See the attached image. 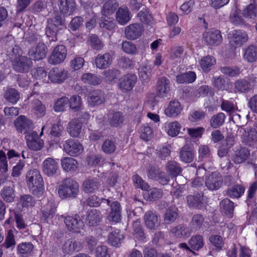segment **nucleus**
<instances>
[{
  "mask_svg": "<svg viewBox=\"0 0 257 257\" xmlns=\"http://www.w3.org/2000/svg\"><path fill=\"white\" fill-rule=\"evenodd\" d=\"M168 134L172 137L178 135L181 125L177 121L170 122L168 124Z\"/></svg>",
  "mask_w": 257,
  "mask_h": 257,
  "instance_id": "69168bd1",
  "label": "nucleus"
},
{
  "mask_svg": "<svg viewBox=\"0 0 257 257\" xmlns=\"http://www.w3.org/2000/svg\"><path fill=\"white\" fill-rule=\"evenodd\" d=\"M133 233L136 238L141 241H143L145 239V234L140 221L137 220L133 222Z\"/></svg>",
  "mask_w": 257,
  "mask_h": 257,
  "instance_id": "864d4df0",
  "label": "nucleus"
},
{
  "mask_svg": "<svg viewBox=\"0 0 257 257\" xmlns=\"http://www.w3.org/2000/svg\"><path fill=\"white\" fill-rule=\"evenodd\" d=\"M16 232V230L12 229H10L8 231L5 241L2 245L3 247H5L6 248H13L15 247L16 245L15 233Z\"/></svg>",
  "mask_w": 257,
  "mask_h": 257,
  "instance_id": "4d7b16f0",
  "label": "nucleus"
},
{
  "mask_svg": "<svg viewBox=\"0 0 257 257\" xmlns=\"http://www.w3.org/2000/svg\"><path fill=\"white\" fill-rule=\"evenodd\" d=\"M244 192V187L240 185H235L229 188L226 191V194L231 198H239Z\"/></svg>",
  "mask_w": 257,
  "mask_h": 257,
  "instance_id": "de8ad7c7",
  "label": "nucleus"
},
{
  "mask_svg": "<svg viewBox=\"0 0 257 257\" xmlns=\"http://www.w3.org/2000/svg\"><path fill=\"white\" fill-rule=\"evenodd\" d=\"M20 202L23 207H32L35 204V200L29 194H25L21 196Z\"/></svg>",
  "mask_w": 257,
  "mask_h": 257,
  "instance_id": "338daca9",
  "label": "nucleus"
},
{
  "mask_svg": "<svg viewBox=\"0 0 257 257\" xmlns=\"http://www.w3.org/2000/svg\"><path fill=\"white\" fill-rule=\"evenodd\" d=\"M32 64L31 58L25 56H22L12 63L13 68L15 71L19 73L28 72L32 66Z\"/></svg>",
  "mask_w": 257,
  "mask_h": 257,
  "instance_id": "1a4fd4ad",
  "label": "nucleus"
},
{
  "mask_svg": "<svg viewBox=\"0 0 257 257\" xmlns=\"http://www.w3.org/2000/svg\"><path fill=\"white\" fill-rule=\"evenodd\" d=\"M180 102L176 100L170 101L165 109L166 114L170 117H175L179 115L182 111Z\"/></svg>",
  "mask_w": 257,
  "mask_h": 257,
  "instance_id": "c756f323",
  "label": "nucleus"
},
{
  "mask_svg": "<svg viewBox=\"0 0 257 257\" xmlns=\"http://www.w3.org/2000/svg\"><path fill=\"white\" fill-rule=\"evenodd\" d=\"M67 50L63 45L56 46L49 57L48 62L50 64L56 65L62 62L66 58Z\"/></svg>",
  "mask_w": 257,
  "mask_h": 257,
  "instance_id": "423d86ee",
  "label": "nucleus"
},
{
  "mask_svg": "<svg viewBox=\"0 0 257 257\" xmlns=\"http://www.w3.org/2000/svg\"><path fill=\"white\" fill-rule=\"evenodd\" d=\"M143 31L142 27L138 24H132L124 29L125 37L129 40H135L141 36Z\"/></svg>",
  "mask_w": 257,
  "mask_h": 257,
  "instance_id": "4be33fe9",
  "label": "nucleus"
},
{
  "mask_svg": "<svg viewBox=\"0 0 257 257\" xmlns=\"http://www.w3.org/2000/svg\"><path fill=\"white\" fill-rule=\"evenodd\" d=\"M236 91L241 93H246L251 89V83L245 78L237 80L234 83Z\"/></svg>",
  "mask_w": 257,
  "mask_h": 257,
  "instance_id": "f704fd0d",
  "label": "nucleus"
},
{
  "mask_svg": "<svg viewBox=\"0 0 257 257\" xmlns=\"http://www.w3.org/2000/svg\"><path fill=\"white\" fill-rule=\"evenodd\" d=\"M82 124L78 119H74L70 122L68 128L70 135L73 137H78L81 132Z\"/></svg>",
  "mask_w": 257,
  "mask_h": 257,
  "instance_id": "ea45409f",
  "label": "nucleus"
},
{
  "mask_svg": "<svg viewBox=\"0 0 257 257\" xmlns=\"http://www.w3.org/2000/svg\"><path fill=\"white\" fill-rule=\"evenodd\" d=\"M82 80L85 83L92 85H98L101 82L99 77L89 73L84 74L82 76Z\"/></svg>",
  "mask_w": 257,
  "mask_h": 257,
  "instance_id": "052dcab7",
  "label": "nucleus"
},
{
  "mask_svg": "<svg viewBox=\"0 0 257 257\" xmlns=\"http://www.w3.org/2000/svg\"><path fill=\"white\" fill-rule=\"evenodd\" d=\"M243 58L248 62H253L257 60V47L250 45L244 50Z\"/></svg>",
  "mask_w": 257,
  "mask_h": 257,
  "instance_id": "58836bf2",
  "label": "nucleus"
},
{
  "mask_svg": "<svg viewBox=\"0 0 257 257\" xmlns=\"http://www.w3.org/2000/svg\"><path fill=\"white\" fill-rule=\"evenodd\" d=\"M58 6L60 13L64 17L70 16L76 10V3L74 0H58Z\"/></svg>",
  "mask_w": 257,
  "mask_h": 257,
  "instance_id": "a211bd4d",
  "label": "nucleus"
},
{
  "mask_svg": "<svg viewBox=\"0 0 257 257\" xmlns=\"http://www.w3.org/2000/svg\"><path fill=\"white\" fill-rule=\"evenodd\" d=\"M101 186V181L98 178H89L82 184L83 191L86 193H92L97 191Z\"/></svg>",
  "mask_w": 257,
  "mask_h": 257,
  "instance_id": "aec40b11",
  "label": "nucleus"
},
{
  "mask_svg": "<svg viewBox=\"0 0 257 257\" xmlns=\"http://www.w3.org/2000/svg\"><path fill=\"white\" fill-rule=\"evenodd\" d=\"M63 150L68 155L76 156L81 154L83 147L77 141L69 139L66 141L63 144Z\"/></svg>",
  "mask_w": 257,
  "mask_h": 257,
  "instance_id": "ddd939ff",
  "label": "nucleus"
},
{
  "mask_svg": "<svg viewBox=\"0 0 257 257\" xmlns=\"http://www.w3.org/2000/svg\"><path fill=\"white\" fill-rule=\"evenodd\" d=\"M110 202L111 200L110 199H106L103 198H99L96 195H91L86 200V204L90 207H97L99 206L101 203L109 205Z\"/></svg>",
  "mask_w": 257,
  "mask_h": 257,
  "instance_id": "37998d69",
  "label": "nucleus"
},
{
  "mask_svg": "<svg viewBox=\"0 0 257 257\" xmlns=\"http://www.w3.org/2000/svg\"><path fill=\"white\" fill-rule=\"evenodd\" d=\"M28 188L33 195L37 197L42 196L45 192L44 183L40 171L36 169L29 170L26 176Z\"/></svg>",
  "mask_w": 257,
  "mask_h": 257,
  "instance_id": "f257e3e1",
  "label": "nucleus"
},
{
  "mask_svg": "<svg viewBox=\"0 0 257 257\" xmlns=\"http://www.w3.org/2000/svg\"><path fill=\"white\" fill-rule=\"evenodd\" d=\"M118 6V4L116 0H108L103 7L102 13L104 15H111L115 12Z\"/></svg>",
  "mask_w": 257,
  "mask_h": 257,
  "instance_id": "a18cd8bd",
  "label": "nucleus"
},
{
  "mask_svg": "<svg viewBox=\"0 0 257 257\" xmlns=\"http://www.w3.org/2000/svg\"><path fill=\"white\" fill-rule=\"evenodd\" d=\"M63 24L64 21L58 13L56 14L53 18L48 20L45 35L49 38L50 42L57 40V34L59 30L61 29L60 27L63 26Z\"/></svg>",
  "mask_w": 257,
  "mask_h": 257,
  "instance_id": "7ed1b4c3",
  "label": "nucleus"
},
{
  "mask_svg": "<svg viewBox=\"0 0 257 257\" xmlns=\"http://www.w3.org/2000/svg\"><path fill=\"white\" fill-rule=\"evenodd\" d=\"M250 1L251 3L243 11L242 14L245 18L254 19L257 17V2Z\"/></svg>",
  "mask_w": 257,
  "mask_h": 257,
  "instance_id": "e433bc0d",
  "label": "nucleus"
},
{
  "mask_svg": "<svg viewBox=\"0 0 257 257\" xmlns=\"http://www.w3.org/2000/svg\"><path fill=\"white\" fill-rule=\"evenodd\" d=\"M64 222L69 231L80 233L83 229L84 224L83 221L78 215L68 216L64 219Z\"/></svg>",
  "mask_w": 257,
  "mask_h": 257,
  "instance_id": "39448f33",
  "label": "nucleus"
},
{
  "mask_svg": "<svg viewBox=\"0 0 257 257\" xmlns=\"http://www.w3.org/2000/svg\"><path fill=\"white\" fill-rule=\"evenodd\" d=\"M83 245L80 241L76 240L74 238H69L66 240L62 246L63 253L71 254L75 251H79L82 249Z\"/></svg>",
  "mask_w": 257,
  "mask_h": 257,
  "instance_id": "412c9836",
  "label": "nucleus"
},
{
  "mask_svg": "<svg viewBox=\"0 0 257 257\" xmlns=\"http://www.w3.org/2000/svg\"><path fill=\"white\" fill-rule=\"evenodd\" d=\"M68 77V72L64 69L55 67L52 69L48 73V78L52 83L61 84Z\"/></svg>",
  "mask_w": 257,
  "mask_h": 257,
  "instance_id": "9d476101",
  "label": "nucleus"
},
{
  "mask_svg": "<svg viewBox=\"0 0 257 257\" xmlns=\"http://www.w3.org/2000/svg\"><path fill=\"white\" fill-rule=\"evenodd\" d=\"M2 198L7 202H12L15 200V193L12 187H4L1 191Z\"/></svg>",
  "mask_w": 257,
  "mask_h": 257,
  "instance_id": "c03bdc74",
  "label": "nucleus"
},
{
  "mask_svg": "<svg viewBox=\"0 0 257 257\" xmlns=\"http://www.w3.org/2000/svg\"><path fill=\"white\" fill-rule=\"evenodd\" d=\"M190 247L195 250H198L204 245L202 236L200 235H193L189 241Z\"/></svg>",
  "mask_w": 257,
  "mask_h": 257,
  "instance_id": "6e6d98bb",
  "label": "nucleus"
},
{
  "mask_svg": "<svg viewBox=\"0 0 257 257\" xmlns=\"http://www.w3.org/2000/svg\"><path fill=\"white\" fill-rule=\"evenodd\" d=\"M241 140L244 145L254 147L257 143V130L255 127L241 128L240 130Z\"/></svg>",
  "mask_w": 257,
  "mask_h": 257,
  "instance_id": "20e7f679",
  "label": "nucleus"
},
{
  "mask_svg": "<svg viewBox=\"0 0 257 257\" xmlns=\"http://www.w3.org/2000/svg\"><path fill=\"white\" fill-rule=\"evenodd\" d=\"M61 164L63 169L67 172H75L78 168L77 161L71 157L64 158Z\"/></svg>",
  "mask_w": 257,
  "mask_h": 257,
  "instance_id": "72a5a7b5",
  "label": "nucleus"
},
{
  "mask_svg": "<svg viewBox=\"0 0 257 257\" xmlns=\"http://www.w3.org/2000/svg\"><path fill=\"white\" fill-rule=\"evenodd\" d=\"M79 192V185L71 178L65 179L59 186L58 194L63 198H75Z\"/></svg>",
  "mask_w": 257,
  "mask_h": 257,
  "instance_id": "f03ea898",
  "label": "nucleus"
},
{
  "mask_svg": "<svg viewBox=\"0 0 257 257\" xmlns=\"http://www.w3.org/2000/svg\"><path fill=\"white\" fill-rule=\"evenodd\" d=\"M167 171L173 177H176L181 172V168L177 162L171 161L166 164Z\"/></svg>",
  "mask_w": 257,
  "mask_h": 257,
  "instance_id": "bf43d9fd",
  "label": "nucleus"
},
{
  "mask_svg": "<svg viewBox=\"0 0 257 257\" xmlns=\"http://www.w3.org/2000/svg\"><path fill=\"white\" fill-rule=\"evenodd\" d=\"M56 213V209L54 207L47 208L42 210V219L47 223L52 222V219Z\"/></svg>",
  "mask_w": 257,
  "mask_h": 257,
  "instance_id": "e2e57ef3",
  "label": "nucleus"
},
{
  "mask_svg": "<svg viewBox=\"0 0 257 257\" xmlns=\"http://www.w3.org/2000/svg\"><path fill=\"white\" fill-rule=\"evenodd\" d=\"M131 19V13L126 7H120L116 13V20L120 25H124Z\"/></svg>",
  "mask_w": 257,
  "mask_h": 257,
  "instance_id": "cd10ccee",
  "label": "nucleus"
},
{
  "mask_svg": "<svg viewBox=\"0 0 257 257\" xmlns=\"http://www.w3.org/2000/svg\"><path fill=\"white\" fill-rule=\"evenodd\" d=\"M110 211L107 217L111 223H116L120 221L121 218V207L117 201H112L109 203Z\"/></svg>",
  "mask_w": 257,
  "mask_h": 257,
  "instance_id": "9b49d317",
  "label": "nucleus"
},
{
  "mask_svg": "<svg viewBox=\"0 0 257 257\" xmlns=\"http://www.w3.org/2000/svg\"><path fill=\"white\" fill-rule=\"evenodd\" d=\"M171 232L176 237H188L191 233V230L183 224H179L173 227L171 229Z\"/></svg>",
  "mask_w": 257,
  "mask_h": 257,
  "instance_id": "c85d7f7f",
  "label": "nucleus"
},
{
  "mask_svg": "<svg viewBox=\"0 0 257 257\" xmlns=\"http://www.w3.org/2000/svg\"><path fill=\"white\" fill-rule=\"evenodd\" d=\"M188 206L190 208L200 209L203 205V196L202 194L197 193L186 196Z\"/></svg>",
  "mask_w": 257,
  "mask_h": 257,
  "instance_id": "393cba45",
  "label": "nucleus"
},
{
  "mask_svg": "<svg viewBox=\"0 0 257 257\" xmlns=\"http://www.w3.org/2000/svg\"><path fill=\"white\" fill-rule=\"evenodd\" d=\"M194 154L192 148L188 145H184L180 150V158L182 162L189 163L193 161Z\"/></svg>",
  "mask_w": 257,
  "mask_h": 257,
  "instance_id": "473e14b6",
  "label": "nucleus"
},
{
  "mask_svg": "<svg viewBox=\"0 0 257 257\" xmlns=\"http://www.w3.org/2000/svg\"><path fill=\"white\" fill-rule=\"evenodd\" d=\"M103 215L100 211L92 209L88 212L86 220L89 226H95L101 220Z\"/></svg>",
  "mask_w": 257,
  "mask_h": 257,
  "instance_id": "2f4dec72",
  "label": "nucleus"
},
{
  "mask_svg": "<svg viewBox=\"0 0 257 257\" xmlns=\"http://www.w3.org/2000/svg\"><path fill=\"white\" fill-rule=\"evenodd\" d=\"M170 81L165 77H162L158 81L157 94L161 97H166L170 90Z\"/></svg>",
  "mask_w": 257,
  "mask_h": 257,
  "instance_id": "bb28decb",
  "label": "nucleus"
},
{
  "mask_svg": "<svg viewBox=\"0 0 257 257\" xmlns=\"http://www.w3.org/2000/svg\"><path fill=\"white\" fill-rule=\"evenodd\" d=\"M69 101V99L66 96L59 98L55 103L54 106V110L56 112L63 111L67 107Z\"/></svg>",
  "mask_w": 257,
  "mask_h": 257,
  "instance_id": "680f3d73",
  "label": "nucleus"
},
{
  "mask_svg": "<svg viewBox=\"0 0 257 257\" xmlns=\"http://www.w3.org/2000/svg\"><path fill=\"white\" fill-rule=\"evenodd\" d=\"M220 208L222 213L229 218L233 216L234 205V203L228 199L225 198L220 202Z\"/></svg>",
  "mask_w": 257,
  "mask_h": 257,
  "instance_id": "7c9ffc66",
  "label": "nucleus"
},
{
  "mask_svg": "<svg viewBox=\"0 0 257 257\" xmlns=\"http://www.w3.org/2000/svg\"><path fill=\"white\" fill-rule=\"evenodd\" d=\"M34 249V245L31 242H23L17 245V250L19 254L23 256L30 254Z\"/></svg>",
  "mask_w": 257,
  "mask_h": 257,
  "instance_id": "a19ab883",
  "label": "nucleus"
},
{
  "mask_svg": "<svg viewBox=\"0 0 257 257\" xmlns=\"http://www.w3.org/2000/svg\"><path fill=\"white\" fill-rule=\"evenodd\" d=\"M137 81V76L134 74H127L123 76L119 82L120 88L125 91H131Z\"/></svg>",
  "mask_w": 257,
  "mask_h": 257,
  "instance_id": "6ab92c4d",
  "label": "nucleus"
},
{
  "mask_svg": "<svg viewBox=\"0 0 257 257\" xmlns=\"http://www.w3.org/2000/svg\"><path fill=\"white\" fill-rule=\"evenodd\" d=\"M103 152L107 154L113 153L116 149V145L115 141L110 139H106L103 143L101 147Z\"/></svg>",
  "mask_w": 257,
  "mask_h": 257,
  "instance_id": "13d9d810",
  "label": "nucleus"
},
{
  "mask_svg": "<svg viewBox=\"0 0 257 257\" xmlns=\"http://www.w3.org/2000/svg\"><path fill=\"white\" fill-rule=\"evenodd\" d=\"M145 223L147 228L155 230L160 225L159 215L155 212L147 211L144 217Z\"/></svg>",
  "mask_w": 257,
  "mask_h": 257,
  "instance_id": "dca6fc26",
  "label": "nucleus"
},
{
  "mask_svg": "<svg viewBox=\"0 0 257 257\" xmlns=\"http://www.w3.org/2000/svg\"><path fill=\"white\" fill-rule=\"evenodd\" d=\"M178 216V209L175 206L168 208L165 214L164 220L167 224H170L175 221Z\"/></svg>",
  "mask_w": 257,
  "mask_h": 257,
  "instance_id": "3c124183",
  "label": "nucleus"
},
{
  "mask_svg": "<svg viewBox=\"0 0 257 257\" xmlns=\"http://www.w3.org/2000/svg\"><path fill=\"white\" fill-rule=\"evenodd\" d=\"M15 124L17 130L21 133L27 135L28 132H32L29 131L32 126V122L25 116H19L15 121Z\"/></svg>",
  "mask_w": 257,
  "mask_h": 257,
  "instance_id": "5701e85b",
  "label": "nucleus"
},
{
  "mask_svg": "<svg viewBox=\"0 0 257 257\" xmlns=\"http://www.w3.org/2000/svg\"><path fill=\"white\" fill-rule=\"evenodd\" d=\"M225 115L223 113L219 112L213 115L210 120V126L217 128L222 126L224 123Z\"/></svg>",
  "mask_w": 257,
  "mask_h": 257,
  "instance_id": "49530a36",
  "label": "nucleus"
},
{
  "mask_svg": "<svg viewBox=\"0 0 257 257\" xmlns=\"http://www.w3.org/2000/svg\"><path fill=\"white\" fill-rule=\"evenodd\" d=\"M5 98L10 103L15 104L20 98V93L14 88H9L5 92Z\"/></svg>",
  "mask_w": 257,
  "mask_h": 257,
  "instance_id": "603ef678",
  "label": "nucleus"
},
{
  "mask_svg": "<svg viewBox=\"0 0 257 257\" xmlns=\"http://www.w3.org/2000/svg\"><path fill=\"white\" fill-rule=\"evenodd\" d=\"M47 52V48L42 42H39L37 46L32 47L28 52V55L31 59L35 61L44 58Z\"/></svg>",
  "mask_w": 257,
  "mask_h": 257,
  "instance_id": "f3484780",
  "label": "nucleus"
},
{
  "mask_svg": "<svg viewBox=\"0 0 257 257\" xmlns=\"http://www.w3.org/2000/svg\"><path fill=\"white\" fill-rule=\"evenodd\" d=\"M59 166L57 161L52 158L46 159L43 162L42 169L43 173L48 177L55 175L58 170Z\"/></svg>",
  "mask_w": 257,
  "mask_h": 257,
  "instance_id": "4468645a",
  "label": "nucleus"
},
{
  "mask_svg": "<svg viewBox=\"0 0 257 257\" xmlns=\"http://www.w3.org/2000/svg\"><path fill=\"white\" fill-rule=\"evenodd\" d=\"M249 155V150L245 148H242L234 152L232 160L235 164H240L247 159Z\"/></svg>",
  "mask_w": 257,
  "mask_h": 257,
  "instance_id": "c9c22d12",
  "label": "nucleus"
},
{
  "mask_svg": "<svg viewBox=\"0 0 257 257\" xmlns=\"http://www.w3.org/2000/svg\"><path fill=\"white\" fill-rule=\"evenodd\" d=\"M28 148L33 151L40 150L44 146V142L36 132H28L25 136Z\"/></svg>",
  "mask_w": 257,
  "mask_h": 257,
  "instance_id": "0eeeda50",
  "label": "nucleus"
},
{
  "mask_svg": "<svg viewBox=\"0 0 257 257\" xmlns=\"http://www.w3.org/2000/svg\"><path fill=\"white\" fill-rule=\"evenodd\" d=\"M123 121V116L119 111L113 113L110 117L109 123L111 126L117 127Z\"/></svg>",
  "mask_w": 257,
  "mask_h": 257,
  "instance_id": "0e129e2a",
  "label": "nucleus"
},
{
  "mask_svg": "<svg viewBox=\"0 0 257 257\" xmlns=\"http://www.w3.org/2000/svg\"><path fill=\"white\" fill-rule=\"evenodd\" d=\"M32 109L33 112L39 117H43L46 114V108L45 105L38 99L33 101Z\"/></svg>",
  "mask_w": 257,
  "mask_h": 257,
  "instance_id": "4c0bfd02",
  "label": "nucleus"
},
{
  "mask_svg": "<svg viewBox=\"0 0 257 257\" xmlns=\"http://www.w3.org/2000/svg\"><path fill=\"white\" fill-rule=\"evenodd\" d=\"M215 63L214 58L209 55L203 57L200 61V65L205 72H208L210 70V67Z\"/></svg>",
  "mask_w": 257,
  "mask_h": 257,
  "instance_id": "09e8293b",
  "label": "nucleus"
},
{
  "mask_svg": "<svg viewBox=\"0 0 257 257\" xmlns=\"http://www.w3.org/2000/svg\"><path fill=\"white\" fill-rule=\"evenodd\" d=\"M222 184L221 175L217 172L212 173L205 177V185L210 191L218 190Z\"/></svg>",
  "mask_w": 257,
  "mask_h": 257,
  "instance_id": "6e6552de",
  "label": "nucleus"
},
{
  "mask_svg": "<svg viewBox=\"0 0 257 257\" xmlns=\"http://www.w3.org/2000/svg\"><path fill=\"white\" fill-rule=\"evenodd\" d=\"M106 99L104 92L100 90H94L90 91L88 96V103L91 106H95L103 104Z\"/></svg>",
  "mask_w": 257,
  "mask_h": 257,
  "instance_id": "f8f14e48",
  "label": "nucleus"
},
{
  "mask_svg": "<svg viewBox=\"0 0 257 257\" xmlns=\"http://www.w3.org/2000/svg\"><path fill=\"white\" fill-rule=\"evenodd\" d=\"M230 43L233 47L240 46L247 41L246 34L242 31H233L229 34Z\"/></svg>",
  "mask_w": 257,
  "mask_h": 257,
  "instance_id": "b1692460",
  "label": "nucleus"
},
{
  "mask_svg": "<svg viewBox=\"0 0 257 257\" xmlns=\"http://www.w3.org/2000/svg\"><path fill=\"white\" fill-rule=\"evenodd\" d=\"M122 239L123 235L119 230L115 229L108 234V242L112 246H117Z\"/></svg>",
  "mask_w": 257,
  "mask_h": 257,
  "instance_id": "79ce46f5",
  "label": "nucleus"
},
{
  "mask_svg": "<svg viewBox=\"0 0 257 257\" xmlns=\"http://www.w3.org/2000/svg\"><path fill=\"white\" fill-rule=\"evenodd\" d=\"M196 74L194 72L189 71L188 73L181 74L176 76V81L179 83H192L196 79Z\"/></svg>",
  "mask_w": 257,
  "mask_h": 257,
  "instance_id": "8fccbe9b",
  "label": "nucleus"
},
{
  "mask_svg": "<svg viewBox=\"0 0 257 257\" xmlns=\"http://www.w3.org/2000/svg\"><path fill=\"white\" fill-rule=\"evenodd\" d=\"M203 36L204 41L209 45L217 46L219 45L222 41L220 32L217 30H211L205 32Z\"/></svg>",
  "mask_w": 257,
  "mask_h": 257,
  "instance_id": "2eb2a0df",
  "label": "nucleus"
},
{
  "mask_svg": "<svg viewBox=\"0 0 257 257\" xmlns=\"http://www.w3.org/2000/svg\"><path fill=\"white\" fill-rule=\"evenodd\" d=\"M147 194L150 201H156L162 197L163 193L161 189L153 188L150 189Z\"/></svg>",
  "mask_w": 257,
  "mask_h": 257,
  "instance_id": "774afa93",
  "label": "nucleus"
},
{
  "mask_svg": "<svg viewBox=\"0 0 257 257\" xmlns=\"http://www.w3.org/2000/svg\"><path fill=\"white\" fill-rule=\"evenodd\" d=\"M112 61V57L109 53L98 54L95 59L96 66L99 69H105L109 67Z\"/></svg>",
  "mask_w": 257,
  "mask_h": 257,
  "instance_id": "a878e982",
  "label": "nucleus"
},
{
  "mask_svg": "<svg viewBox=\"0 0 257 257\" xmlns=\"http://www.w3.org/2000/svg\"><path fill=\"white\" fill-rule=\"evenodd\" d=\"M151 68L149 65H142L139 68V74L141 80L144 82L149 81L151 76Z\"/></svg>",
  "mask_w": 257,
  "mask_h": 257,
  "instance_id": "5fc2aeb1",
  "label": "nucleus"
}]
</instances>
